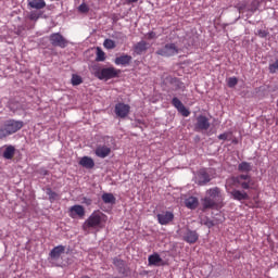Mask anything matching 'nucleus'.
<instances>
[{"instance_id":"obj_1","label":"nucleus","mask_w":278,"mask_h":278,"mask_svg":"<svg viewBox=\"0 0 278 278\" xmlns=\"http://www.w3.org/2000/svg\"><path fill=\"white\" fill-rule=\"evenodd\" d=\"M202 210H220L225 205V195L218 187H213L206 190V195L201 200Z\"/></svg>"},{"instance_id":"obj_2","label":"nucleus","mask_w":278,"mask_h":278,"mask_svg":"<svg viewBox=\"0 0 278 278\" xmlns=\"http://www.w3.org/2000/svg\"><path fill=\"white\" fill-rule=\"evenodd\" d=\"M108 223V215L101 211H94L84 223L83 228L86 229H103V224Z\"/></svg>"},{"instance_id":"obj_3","label":"nucleus","mask_w":278,"mask_h":278,"mask_svg":"<svg viewBox=\"0 0 278 278\" xmlns=\"http://www.w3.org/2000/svg\"><path fill=\"white\" fill-rule=\"evenodd\" d=\"M23 122L9 119L4 122L3 126L0 128V140L3 138H8V136H12V134H16V131H21L23 129Z\"/></svg>"},{"instance_id":"obj_4","label":"nucleus","mask_w":278,"mask_h":278,"mask_svg":"<svg viewBox=\"0 0 278 278\" xmlns=\"http://www.w3.org/2000/svg\"><path fill=\"white\" fill-rule=\"evenodd\" d=\"M118 75H121V70H117L113 66L103 67L94 72V77L101 80L104 79L105 81L114 79L115 77H118Z\"/></svg>"},{"instance_id":"obj_5","label":"nucleus","mask_w":278,"mask_h":278,"mask_svg":"<svg viewBox=\"0 0 278 278\" xmlns=\"http://www.w3.org/2000/svg\"><path fill=\"white\" fill-rule=\"evenodd\" d=\"M235 184H238L243 190H255V182L251 175L241 174L235 178Z\"/></svg>"},{"instance_id":"obj_6","label":"nucleus","mask_w":278,"mask_h":278,"mask_svg":"<svg viewBox=\"0 0 278 278\" xmlns=\"http://www.w3.org/2000/svg\"><path fill=\"white\" fill-rule=\"evenodd\" d=\"M177 53H179V48L175 43H166L156 51V54L163 58H173V55H177Z\"/></svg>"},{"instance_id":"obj_7","label":"nucleus","mask_w":278,"mask_h":278,"mask_svg":"<svg viewBox=\"0 0 278 278\" xmlns=\"http://www.w3.org/2000/svg\"><path fill=\"white\" fill-rule=\"evenodd\" d=\"M49 40L52 47H60V49H66L68 47V40L60 33L51 34Z\"/></svg>"},{"instance_id":"obj_8","label":"nucleus","mask_w":278,"mask_h":278,"mask_svg":"<svg viewBox=\"0 0 278 278\" xmlns=\"http://www.w3.org/2000/svg\"><path fill=\"white\" fill-rule=\"evenodd\" d=\"M130 110H131V106L123 102H119L115 105V114L119 118H127V116H129Z\"/></svg>"},{"instance_id":"obj_9","label":"nucleus","mask_w":278,"mask_h":278,"mask_svg":"<svg viewBox=\"0 0 278 278\" xmlns=\"http://www.w3.org/2000/svg\"><path fill=\"white\" fill-rule=\"evenodd\" d=\"M210 129V118L205 115H200L197 117L195 130L197 131H207Z\"/></svg>"},{"instance_id":"obj_10","label":"nucleus","mask_w":278,"mask_h":278,"mask_svg":"<svg viewBox=\"0 0 278 278\" xmlns=\"http://www.w3.org/2000/svg\"><path fill=\"white\" fill-rule=\"evenodd\" d=\"M182 239L188 244H195L199 241V232L197 230L187 229L182 236Z\"/></svg>"},{"instance_id":"obj_11","label":"nucleus","mask_w":278,"mask_h":278,"mask_svg":"<svg viewBox=\"0 0 278 278\" xmlns=\"http://www.w3.org/2000/svg\"><path fill=\"white\" fill-rule=\"evenodd\" d=\"M71 218H84L86 216V208L83 205L75 204L70 208Z\"/></svg>"},{"instance_id":"obj_12","label":"nucleus","mask_w":278,"mask_h":278,"mask_svg":"<svg viewBox=\"0 0 278 278\" xmlns=\"http://www.w3.org/2000/svg\"><path fill=\"white\" fill-rule=\"evenodd\" d=\"M157 222L160 225H168V223H173L175 219V214L173 212H163L156 215Z\"/></svg>"},{"instance_id":"obj_13","label":"nucleus","mask_w":278,"mask_h":278,"mask_svg":"<svg viewBox=\"0 0 278 278\" xmlns=\"http://www.w3.org/2000/svg\"><path fill=\"white\" fill-rule=\"evenodd\" d=\"M258 8H260V1L254 0L252 1L251 5L247 7L242 4L238 8V10L240 14H244V12H250V14H254V12H257Z\"/></svg>"},{"instance_id":"obj_14","label":"nucleus","mask_w":278,"mask_h":278,"mask_svg":"<svg viewBox=\"0 0 278 278\" xmlns=\"http://www.w3.org/2000/svg\"><path fill=\"white\" fill-rule=\"evenodd\" d=\"M111 153L112 149L108 146H98L94 150L97 157H101L102 160H105V157H108Z\"/></svg>"},{"instance_id":"obj_15","label":"nucleus","mask_w":278,"mask_h":278,"mask_svg":"<svg viewBox=\"0 0 278 278\" xmlns=\"http://www.w3.org/2000/svg\"><path fill=\"white\" fill-rule=\"evenodd\" d=\"M149 266H164V260L161 258L160 254L154 253L148 257Z\"/></svg>"},{"instance_id":"obj_16","label":"nucleus","mask_w":278,"mask_h":278,"mask_svg":"<svg viewBox=\"0 0 278 278\" xmlns=\"http://www.w3.org/2000/svg\"><path fill=\"white\" fill-rule=\"evenodd\" d=\"M28 8L31 10H45L47 2L45 0H27Z\"/></svg>"},{"instance_id":"obj_17","label":"nucleus","mask_w":278,"mask_h":278,"mask_svg":"<svg viewBox=\"0 0 278 278\" xmlns=\"http://www.w3.org/2000/svg\"><path fill=\"white\" fill-rule=\"evenodd\" d=\"M212 178L210 177V174L205 169L199 172V186H206V184H210Z\"/></svg>"},{"instance_id":"obj_18","label":"nucleus","mask_w":278,"mask_h":278,"mask_svg":"<svg viewBox=\"0 0 278 278\" xmlns=\"http://www.w3.org/2000/svg\"><path fill=\"white\" fill-rule=\"evenodd\" d=\"M66 251L64 245L54 247L50 252L51 260H59L62 257V254Z\"/></svg>"},{"instance_id":"obj_19","label":"nucleus","mask_w":278,"mask_h":278,"mask_svg":"<svg viewBox=\"0 0 278 278\" xmlns=\"http://www.w3.org/2000/svg\"><path fill=\"white\" fill-rule=\"evenodd\" d=\"M231 197L235 201H249V193L238 189L231 191Z\"/></svg>"},{"instance_id":"obj_20","label":"nucleus","mask_w":278,"mask_h":278,"mask_svg":"<svg viewBox=\"0 0 278 278\" xmlns=\"http://www.w3.org/2000/svg\"><path fill=\"white\" fill-rule=\"evenodd\" d=\"M131 60H132L131 55L123 54L115 59V64L117 66H127L128 64H131Z\"/></svg>"},{"instance_id":"obj_21","label":"nucleus","mask_w":278,"mask_h":278,"mask_svg":"<svg viewBox=\"0 0 278 278\" xmlns=\"http://www.w3.org/2000/svg\"><path fill=\"white\" fill-rule=\"evenodd\" d=\"M78 164L79 166H83V168H94V160H92V157L90 156H83Z\"/></svg>"},{"instance_id":"obj_22","label":"nucleus","mask_w":278,"mask_h":278,"mask_svg":"<svg viewBox=\"0 0 278 278\" xmlns=\"http://www.w3.org/2000/svg\"><path fill=\"white\" fill-rule=\"evenodd\" d=\"M185 205L188 210H197L199 207V199L197 197H189L185 200Z\"/></svg>"},{"instance_id":"obj_23","label":"nucleus","mask_w":278,"mask_h":278,"mask_svg":"<svg viewBox=\"0 0 278 278\" xmlns=\"http://www.w3.org/2000/svg\"><path fill=\"white\" fill-rule=\"evenodd\" d=\"M147 49H149V43H147V41H139L135 47V53H137V55H142V53H144V51H147Z\"/></svg>"},{"instance_id":"obj_24","label":"nucleus","mask_w":278,"mask_h":278,"mask_svg":"<svg viewBox=\"0 0 278 278\" xmlns=\"http://www.w3.org/2000/svg\"><path fill=\"white\" fill-rule=\"evenodd\" d=\"M14 153H16L14 146H8L3 152L4 160H12V157H14Z\"/></svg>"},{"instance_id":"obj_25","label":"nucleus","mask_w":278,"mask_h":278,"mask_svg":"<svg viewBox=\"0 0 278 278\" xmlns=\"http://www.w3.org/2000/svg\"><path fill=\"white\" fill-rule=\"evenodd\" d=\"M252 169H253V167L251 166V163L245 162V161L241 162L238 165L239 173H251Z\"/></svg>"},{"instance_id":"obj_26","label":"nucleus","mask_w":278,"mask_h":278,"mask_svg":"<svg viewBox=\"0 0 278 278\" xmlns=\"http://www.w3.org/2000/svg\"><path fill=\"white\" fill-rule=\"evenodd\" d=\"M102 201L105 204L114 205V203H116V198L114 197V193H103Z\"/></svg>"},{"instance_id":"obj_27","label":"nucleus","mask_w":278,"mask_h":278,"mask_svg":"<svg viewBox=\"0 0 278 278\" xmlns=\"http://www.w3.org/2000/svg\"><path fill=\"white\" fill-rule=\"evenodd\" d=\"M47 194H48L49 201L51 203H53L54 201H58V199H60V194H58V192L51 190V188L47 189Z\"/></svg>"},{"instance_id":"obj_28","label":"nucleus","mask_w":278,"mask_h":278,"mask_svg":"<svg viewBox=\"0 0 278 278\" xmlns=\"http://www.w3.org/2000/svg\"><path fill=\"white\" fill-rule=\"evenodd\" d=\"M72 86H80V84H84V78L77 74L72 75Z\"/></svg>"},{"instance_id":"obj_29","label":"nucleus","mask_w":278,"mask_h":278,"mask_svg":"<svg viewBox=\"0 0 278 278\" xmlns=\"http://www.w3.org/2000/svg\"><path fill=\"white\" fill-rule=\"evenodd\" d=\"M96 62H105V52H103V50L100 48L97 50Z\"/></svg>"},{"instance_id":"obj_30","label":"nucleus","mask_w":278,"mask_h":278,"mask_svg":"<svg viewBox=\"0 0 278 278\" xmlns=\"http://www.w3.org/2000/svg\"><path fill=\"white\" fill-rule=\"evenodd\" d=\"M113 264L114 266H116V268H118L119 270H123V268H125V261L121 260V258H117L115 257L113 260Z\"/></svg>"},{"instance_id":"obj_31","label":"nucleus","mask_w":278,"mask_h":278,"mask_svg":"<svg viewBox=\"0 0 278 278\" xmlns=\"http://www.w3.org/2000/svg\"><path fill=\"white\" fill-rule=\"evenodd\" d=\"M103 46L105 49H116V42L112 39H105Z\"/></svg>"},{"instance_id":"obj_32","label":"nucleus","mask_w":278,"mask_h":278,"mask_svg":"<svg viewBox=\"0 0 278 278\" xmlns=\"http://www.w3.org/2000/svg\"><path fill=\"white\" fill-rule=\"evenodd\" d=\"M228 88H236L238 86V78L237 77H230L228 78Z\"/></svg>"},{"instance_id":"obj_33","label":"nucleus","mask_w":278,"mask_h":278,"mask_svg":"<svg viewBox=\"0 0 278 278\" xmlns=\"http://www.w3.org/2000/svg\"><path fill=\"white\" fill-rule=\"evenodd\" d=\"M172 105H174L176 110H179L184 105V103L178 98H173Z\"/></svg>"},{"instance_id":"obj_34","label":"nucleus","mask_w":278,"mask_h":278,"mask_svg":"<svg viewBox=\"0 0 278 278\" xmlns=\"http://www.w3.org/2000/svg\"><path fill=\"white\" fill-rule=\"evenodd\" d=\"M178 112L181 114V116L188 117L190 116V112L186 106L182 104L180 109H178Z\"/></svg>"},{"instance_id":"obj_35","label":"nucleus","mask_w":278,"mask_h":278,"mask_svg":"<svg viewBox=\"0 0 278 278\" xmlns=\"http://www.w3.org/2000/svg\"><path fill=\"white\" fill-rule=\"evenodd\" d=\"M40 16H42V13L31 11L30 15H29V18H30V21H38V18H40Z\"/></svg>"},{"instance_id":"obj_36","label":"nucleus","mask_w":278,"mask_h":278,"mask_svg":"<svg viewBox=\"0 0 278 278\" xmlns=\"http://www.w3.org/2000/svg\"><path fill=\"white\" fill-rule=\"evenodd\" d=\"M278 71V59L269 65V73H277Z\"/></svg>"},{"instance_id":"obj_37","label":"nucleus","mask_w":278,"mask_h":278,"mask_svg":"<svg viewBox=\"0 0 278 278\" xmlns=\"http://www.w3.org/2000/svg\"><path fill=\"white\" fill-rule=\"evenodd\" d=\"M147 40H155L157 38V34L155 31H150L146 35Z\"/></svg>"},{"instance_id":"obj_38","label":"nucleus","mask_w":278,"mask_h":278,"mask_svg":"<svg viewBox=\"0 0 278 278\" xmlns=\"http://www.w3.org/2000/svg\"><path fill=\"white\" fill-rule=\"evenodd\" d=\"M37 173H38L39 175H42V177H47V175H49V170H48L47 168H45V167L39 168V169L37 170Z\"/></svg>"},{"instance_id":"obj_39","label":"nucleus","mask_w":278,"mask_h":278,"mask_svg":"<svg viewBox=\"0 0 278 278\" xmlns=\"http://www.w3.org/2000/svg\"><path fill=\"white\" fill-rule=\"evenodd\" d=\"M229 136H231L230 132H224L218 136V140H228Z\"/></svg>"},{"instance_id":"obj_40","label":"nucleus","mask_w":278,"mask_h":278,"mask_svg":"<svg viewBox=\"0 0 278 278\" xmlns=\"http://www.w3.org/2000/svg\"><path fill=\"white\" fill-rule=\"evenodd\" d=\"M78 10H79V12H83V13H85L86 14V12H88V5H86L85 3H83V4H80L79 7H78Z\"/></svg>"},{"instance_id":"obj_41","label":"nucleus","mask_w":278,"mask_h":278,"mask_svg":"<svg viewBox=\"0 0 278 278\" xmlns=\"http://www.w3.org/2000/svg\"><path fill=\"white\" fill-rule=\"evenodd\" d=\"M257 36H260V38H266L268 36V31L260 29L257 31Z\"/></svg>"},{"instance_id":"obj_42","label":"nucleus","mask_w":278,"mask_h":278,"mask_svg":"<svg viewBox=\"0 0 278 278\" xmlns=\"http://www.w3.org/2000/svg\"><path fill=\"white\" fill-rule=\"evenodd\" d=\"M84 203H86V205H92V200L88 198H84Z\"/></svg>"},{"instance_id":"obj_43","label":"nucleus","mask_w":278,"mask_h":278,"mask_svg":"<svg viewBox=\"0 0 278 278\" xmlns=\"http://www.w3.org/2000/svg\"><path fill=\"white\" fill-rule=\"evenodd\" d=\"M128 3H138V0H128Z\"/></svg>"},{"instance_id":"obj_44","label":"nucleus","mask_w":278,"mask_h":278,"mask_svg":"<svg viewBox=\"0 0 278 278\" xmlns=\"http://www.w3.org/2000/svg\"><path fill=\"white\" fill-rule=\"evenodd\" d=\"M210 225H211L212 227H214V223L210 222Z\"/></svg>"},{"instance_id":"obj_45","label":"nucleus","mask_w":278,"mask_h":278,"mask_svg":"<svg viewBox=\"0 0 278 278\" xmlns=\"http://www.w3.org/2000/svg\"><path fill=\"white\" fill-rule=\"evenodd\" d=\"M81 278H90V277H88V276H83Z\"/></svg>"}]
</instances>
